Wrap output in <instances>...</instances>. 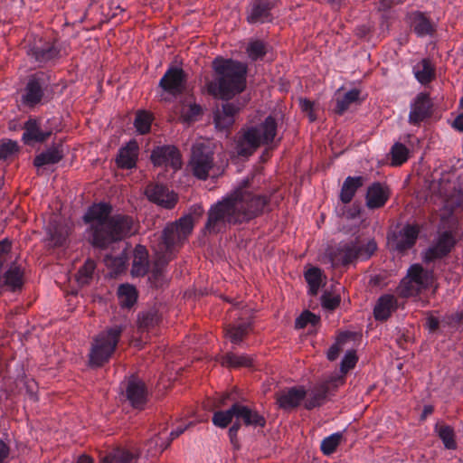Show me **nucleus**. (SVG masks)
Segmentation results:
<instances>
[{
    "label": "nucleus",
    "instance_id": "64",
    "mask_svg": "<svg viewBox=\"0 0 463 463\" xmlns=\"http://www.w3.org/2000/svg\"><path fill=\"white\" fill-rule=\"evenodd\" d=\"M228 398V395L227 394H223L222 397H221V401H220V403H223L224 401Z\"/></svg>",
    "mask_w": 463,
    "mask_h": 463
},
{
    "label": "nucleus",
    "instance_id": "39",
    "mask_svg": "<svg viewBox=\"0 0 463 463\" xmlns=\"http://www.w3.org/2000/svg\"><path fill=\"white\" fill-rule=\"evenodd\" d=\"M360 92L357 90H351L347 91L342 98L339 96L337 97V105H336V111L338 113H343L345 110H346L349 106L359 99Z\"/></svg>",
    "mask_w": 463,
    "mask_h": 463
},
{
    "label": "nucleus",
    "instance_id": "26",
    "mask_svg": "<svg viewBox=\"0 0 463 463\" xmlns=\"http://www.w3.org/2000/svg\"><path fill=\"white\" fill-rule=\"evenodd\" d=\"M396 307V300L393 296L385 295L381 297L374 307V317L378 320H384Z\"/></svg>",
    "mask_w": 463,
    "mask_h": 463
},
{
    "label": "nucleus",
    "instance_id": "3",
    "mask_svg": "<svg viewBox=\"0 0 463 463\" xmlns=\"http://www.w3.org/2000/svg\"><path fill=\"white\" fill-rule=\"evenodd\" d=\"M213 69L216 78L208 84V90L213 96L229 99L245 89L247 69L243 63L218 57Z\"/></svg>",
    "mask_w": 463,
    "mask_h": 463
},
{
    "label": "nucleus",
    "instance_id": "46",
    "mask_svg": "<svg viewBox=\"0 0 463 463\" xmlns=\"http://www.w3.org/2000/svg\"><path fill=\"white\" fill-rule=\"evenodd\" d=\"M104 261L108 267L112 269L113 272L118 273L124 269L127 261V257L125 254H121L114 258L111 256H107Z\"/></svg>",
    "mask_w": 463,
    "mask_h": 463
},
{
    "label": "nucleus",
    "instance_id": "6",
    "mask_svg": "<svg viewBox=\"0 0 463 463\" xmlns=\"http://www.w3.org/2000/svg\"><path fill=\"white\" fill-rule=\"evenodd\" d=\"M376 250L373 240L366 241H350L340 243L335 247H328L321 256L323 262L331 263L332 266L345 265L354 260H366Z\"/></svg>",
    "mask_w": 463,
    "mask_h": 463
},
{
    "label": "nucleus",
    "instance_id": "34",
    "mask_svg": "<svg viewBox=\"0 0 463 463\" xmlns=\"http://www.w3.org/2000/svg\"><path fill=\"white\" fill-rule=\"evenodd\" d=\"M416 79L420 83L430 82L434 75L433 67L428 60H422L413 69Z\"/></svg>",
    "mask_w": 463,
    "mask_h": 463
},
{
    "label": "nucleus",
    "instance_id": "45",
    "mask_svg": "<svg viewBox=\"0 0 463 463\" xmlns=\"http://www.w3.org/2000/svg\"><path fill=\"white\" fill-rule=\"evenodd\" d=\"M409 150L400 143H396L392 149V165H399L408 159Z\"/></svg>",
    "mask_w": 463,
    "mask_h": 463
},
{
    "label": "nucleus",
    "instance_id": "4",
    "mask_svg": "<svg viewBox=\"0 0 463 463\" xmlns=\"http://www.w3.org/2000/svg\"><path fill=\"white\" fill-rule=\"evenodd\" d=\"M194 224L193 216L185 215L177 222L165 227L162 241L153 246L156 265H164L171 260L175 246L187 238L193 231Z\"/></svg>",
    "mask_w": 463,
    "mask_h": 463
},
{
    "label": "nucleus",
    "instance_id": "24",
    "mask_svg": "<svg viewBox=\"0 0 463 463\" xmlns=\"http://www.w3.org/2000/svg\"><path fill=\"white\" fill-rule=\"evenodd\" d=\"M239 107L227 103L222 106V110L215 113L214 122L218 129H225L232 126L234 122V117Z\"/></svg>",
    "mask_w": 463,
    "mask_h": 463
},
{
    "label": "nucleus",
    "instance_id": "22",
    "mask_svg": "<svg viewBox=\"0 0 463 463\" xmlns=\"http://www.w3.org/2000/svg\"><path fill=\"white\" fill-rule=\"evenodd\" d=\"M138 146L136 141H130L119 150L117 164L122 168H132L136 165Z\"/></svg>",
    "mask_w": 463,
    "mask_h": 463
},
{
    "label": "nucleus",
    "instance_id": "36",
    "mask_svg": "<svg viewBox=\"0 0 463 463\" xmlns=\"http://www.w3.org/2000/svg\"><path fill=\"white\" fill-rule=\"evenodd\" d=\"M42 98V90L40 84L32 80L28 82L25 93L23 96L24 102L27 105L33 106L40 101Z\"/></svg>",
    "mask_w": 463,
    "mask_h": 463
},
{
    "label": "nucleus",
    "instance_id": "25",
    "mask_svg": "<svg viewBox=\"0 0 463 463\" xmlns=\"http://www.w3.org/2000/svg\"><path fill=\"white\" fill-rule=\"evenodd\" d=\"M388 198L387 190L380 184H374L369 187L366 196V203L370 208L383 206Z\"/></svg>",
    "mask_w": 463,
    "mask_h": 463
},
{
    "label": "nucleus",
    "instance_id": "21",
    "mask_svg": "<svg viewBox=\"0 0 463 463\" xmlns=\"http://www.w3.org/2000/svg\"><path fill=\"white\" fill-rule=\"evenodd\" d=\"M269 4L267 2L255 0L248 13L247 19L250 24H262L270 21Z\"/></svg>",
    "mask_w": 463,
    "mask_h": 463
},
{
    "label": "nucleus",
    "instance_id": "20",
    "mask_svg": "<svg viewBox=\"0 0 463 463\" xmlns=\"http://www.w3.org/2000/svg\"><path fill=\"white\" fill-rule=\"evenodd\" d=\"M24 283V274L20 267L12 265L0 278L1 287L5 290L21 288Z\"/></svg>",
    "mask_w": 463,
    "mask_h": 463
},
{
    "label": "nucleus",
    "instance_id": "53",
    "mask_svg": "<svg viewBox=\"0 0 463 463\" xmlns=\"http://www.w3.org/2000/svg\"><path fill=\"white\" fill-rule=\"evenodd\" d=\"M17 150V145L11 140H5L0 143V159H5Z\"/></svg>",
    "mask_w": 463,
    "mask_h": 463
},
{
    "label": "nucleus",
    "instance_id": "60",
    "mask_svg": "<svg viewBox=\"0 0 463 463\" xmlns=\"http://www.w3.org/2000/svg\"><path fill=\"white\" fill-rule=\"evenodd\" d=\"M27 392L29 394L30 399L35 401V390L37 389L36 383L33 380L28 381L26 383Z\"/></svg>",
    "mask_w": 463,
    "mask_h": 463
},
{
    "label": "nucleus",
    "instance_id": "23",
    "mask_svg": "<svg viewBox=\"0 0 463 463\" xmlns=\"http://www.w3.org/2000/svg\"><path fill=\"white\" fill-rule=\"evenodd\" d=\"M127 398L133 407L140 408L146 402L144 384L135 379L128 382Z\"/></svg>",
    "mask_w": 463,
    "mask_h": 463
},
{
    "label": "nucleus",
    "instance_id": "61",
    "mask_svg": "<svg viewBox=\"0 0 463 463\" xmlns=\"http://www.w3.org/2000/svg\"><path fill=\"white\" fill-rule=\"evenodd\" d=\"M460 108H461V112L460 114L457 117V118L455 119L454 121V127L460 130V131H463V98L461 99L460 100Z\"/></svg>",
    "mask_w": 463,
    "mask_h": 463
},
{
    "label": "nucleus",
    "instance_id": "37",
    "mask_svg": "<svg viewBox=\"0 0 463 463\" xmlns=\"http://www.w3.org/2000/svg\"><path fill=\"white\" fill-rule=\"evenodd\" d=\"M135 456L125 449H117L106 456L101 463H131Z\"/></svg>",
    "mask_w": 463,
    "mask_h": 463
},
{
    "label": "nucleus",
    "instance_id": "57",
    "mask_svg": "<svg viewBox=\"0 0 463 463\" xmlns=\"http://www.w3.org/2000/svg\"><path fill=\"white\" fill-rule=\"evenodd\" d=\"M33 55L37 61L40 62L46 61L52 58V52L51 49L43 50L39 47L33 51Z\"/></svg>",
    "mask_w": 463,
    "mask_h": 463
},
{
    "label": "nucleus",
    "instance_id": "56",
    "mask_svg": "<svg viewBox=\"0 0 463 463\" xmlns=\"http://www.w3.org/2000/svg\"><path fill=\"white\" fill-rule=\"evenodd\" d=\"M450 189V184L449 183H444V181L437 182L433 181L430 184V190L433 193L439 194V196H448Z\"/></svg>",
    "mask_w": 463,
    "mask_h": 463
},
{
    "label": "nucleus",
    "instance_id": "1",
    "mask_svg": "<svg viewBox=\"0 0 463 463\" xmlns=\"http://www.w3.org/2000/svg\"><path fill=\"white\" fill-rule=\"evenodd\" d=\"M267 200L249 190V182L236 188L209 210L205 229L210 232H220L227 222L249 221L260 214Z\"/></svg>",
    "mask_w": 463,
    "mask_h": 463
},
{
    "label": "nucleus",
    "instance_id": "40",
    "mask_svg": "<svg viewBox=\"0 0 463 463\" xmlns=\"http://www.w3.org/2000/svg\"><path fill=\"white\" fill-rule=\"evenodd\" d=\"M152 115L146 111L137 112L135 119V127L139 134H146L150 130Z\"/></svg>",
    "mask_w": 463,
    "mask_h": 463
},
{
    "label": "nucleus",
    "instance_id": "62",
    "mask_svg": "<svg viewBox=\"0 0 463 463\" xmlns=\"http://www.w3.org/2000/svg\"><path fill=\"white\" fill-rule=\"evenodd\" d=\"M428 326L430 327V330H434L437 328L438 326V321L437 319L433 318V317H430L428 319Z\"/></svg>",
    "mask_w": 463,
    "mask_h": 463
},
{
    "label": "nucleus",
    "instance_id": "31",
    "mask_svg": "<svg viewBox=\"0 0 463 463\" xmlns=\"http://www.w3.org/2000/svg\"><path fill=\"white\" fill-rule=\"evenodd\" d=\"M306 280L309 286V293L317 295L319 288L323 284V275L321 269L311 267L305 272Z\"/></svg>",
    "mask_w": 463,
    "mask_h": 463
},
{
    "label": "nucleus",
    "instance_id": "5",
    "mask_svg": "<svg viewBox=\"0 0 463 463\" xmlns=\"http://www.w3.org/2000/svg\"><path fill=\"white\" fill-rule=\"evenodd\" d=\"M277 136V123L272 117L248 127L239 138L237 154L242 156L251 155L259 146L272 144Z\"/></svg>",
    "mask_w": 463,
    "mask_h": 463
},
{
    "label": "nucleus",
    "instance_id": "17",
    "mask_svg": "<svg viewBox=\"0 0 463 463\" xmlns=\"http://www.w3.org/2000/svg\"><path fill=\"white\" fill-rule=\"evenodd\" d=\"M455 243V238L451 232H445L440 234L436 243L424 254V260L430 261L447 254Z\"/></svg>",
    "mask_w": 463,
    "mask_h": 463
},
{
    "label": "nucleus",
    "instance_id": "30",
    "mask_svg": "<svg viewBox=\"0 0 463 463\" xmlns=\"http://www.w3.org/2000/svg\"><path fill=\"white\" fill-rule=\"evenodd\" d=\"M62 157V152L58 147H51L37 156L34 159V165L37 167L55 164Z\"/></svg>",
    "mask_w": 463,
    "mask_h": 463
},
{
    "label": "nucleus",
    "instance_id": "49",
    "mask_svg": "<svg viewBox=\"0 0 463 463\" xmlns=\"http://www.w3.org/2000/svg\"><path fill=\"white\" fill-rule=\"evenodd\" d=\"M247 52L252 60L260 59L265 53V45L260 41L251 42L247 48Z\"/></svg>",
    "mask_w": 463,
    "mask_h": 463
},
{
    "label": "nucleus",
    "instance_id": "33",
    "mask_svg": "<svg viewBox=\"0 0 463 463\" xmlns=\"http://www.w3.org/2000/svg\"><path fill=\"white\" fill-rule=\"evenodd\" d=\"M363 184L361 177H348L341 190V200L344 203H349L354 195L357 188Z\"/></svg>",
    "mask_w": 463,
    "mask_h": 463
},
{
    "label": "nucleus",
    "instance_id": "10",
    "mask_svg": "<svg viewBox=\"0 0 463 463\" xmlns=\"http://www.w3.org/2000/svg\"><path fill=\"white\" fill-rule=\"evenodd\" d=\"M190 168L194 175L200 179H205L213 167V150L204 141L194 145Z\"/></svg>",
    "mask_w": 463,
    "mask_h": 463
},
{
    "label": "nucleus",
    "instance_id": "35",
    "mask_svg": "<svg viewBox=\"0 0 463 463\" xmlns=\"http://www.w3.org/2000/svg\"><path fill=\"white\" fill-rule=\"evenodd\" d=\"M193 424H194L193 421H190L186 425L178 426L176 429H175L174 430L171 431V433H170V439L165 440V441H162L159 445H158V439L157 438L156 439L151 440L150 443H149L150 447H152L153 445H155V447L158 446V448H155L154 451L150 452L151 456L152 457L156 456L157 453H160L164 449H165L169 446L171 440H173L174 439L177 438L179 435H181L186 429H188Z\"/></svg>",
    "mask_w": 463,
    "mask_h": 463
},
{
    "label": "nucleus",
    "instance_id": "55",
    "mask_svg": "<svg viewBox=\"0 0 463 463\" xmlns=\"http://www.w3.org/2000/svg\"><path fill=\"white\" fill-rule=\"evenodd\" d=\"M299 105L301 109L307 114L310 121H314L317 119V107L313 102L305 99H299Z\"/></svg>",
    "mask_w": 463,
    "mask_h": 463
},
{
    "label": "nucleus",
    "instance_id": "11",
    "mask_svg": "<svg viewBox=\"0 0 463 463\" xmlns=\"http://www.w3.org/2000/svg\"><path fill=\"white\" fill-rule=\"evenodd\" d=\"M419 228L415 225H405L399 232L388 236V247L391 250L402 251L411 248L416 241Z\"/></svg>",
    "mask_w": 463,
    "mask_h": 463
},
{
    "label": "nucleus",
    "instance_id": "48",
    "mask_svg": "<svg viewBox=\"0 0 463 463\" xmlns=\"http://www.w3.org/2000/svg\"><path fill=\"white\" fill-rule=\"evenodd\" d=\"M439 436L447 449H454L455 441L452 430L449 426H441L439 429Z\"/></svg>",
    "mask_w": 463,
    "mask_h": 463
},
{
    "label": "nucleus",
    "instance_id": "9",
    "mask_svg": "<svg viewBox=\"0 0 463 463\" xmlns=\"http://www.w3.org/2000/svg\"><path fill=\"white\" fill-rule=\"evenodd\" d=\"M433 283V275L420 265H412L407 276L401 281L398 292L402 297H412L421 293Z\"/></svg>",
    "mask_w": 463,
    "mask_h": 463
},
{
    "label": "nucleus",
    "instance_id": "14",
    "mask_svg": "<svg viewBox=\"0 0 463 463\" xmlns=\"http://www.w3.org/2000/svg\"><path fill=\"white\" fill-rule=\"evenodd\" d=\"M46 243L49 247H62L66 244L71 228L57 218L51 220L45 228Z\"/></svg>",
    "mask_w": 463,
    "mask_h": 463
},
{
    "label": "nucleus",
    "instance_id": "41",
    "mask_svg": "<svg viewBox=\"0 0 463 463\" xmlns=\"http://www.w3.org/2000/svg\"><path fill=\"white\" fill-rule=\"evenodd\" d=\"M342 439V434L339 432L325 438L321 442V450L324 454L329 455L333 453Z\"/></svg>",
    "mask_w": 463,
    "mask_h": 463
},
{
    "label": "nucleus",
    "instance_id": "18",
    "mask_svg": "<svg viewBox=\"0 0 463 463\" xmlns=\"http://www.w3.org/2000/svg\"><path fill=\"white\" fill-rule=\"evenodd\" d=\"M306 391L302 387H293L281 391L277 396V402L284 410L293 409L304 402Z\"/></svg>",
    "mask_w": 463,
    "mask_h": 463
},
{
    "label": "nucleus",
    "instance_id": "59",
    "mask_svg": "<svg viewBox=\"0 0 463 463\" xmlns=\"http://www.w3.org/2000/svg\"><path fill=\"white\" fill-rule=\"evenodd\" d=\"M9 455V447L0 439V463H5Z\"/></svg>",
    "mask_w": 463,
    "mask_h": 463
},
{
    "label": "nucleus",
    "instance_id": "27",
    "mask_svg": "<svg viewBox=\"0 0 463 463\" xmlns=\"http://www.w3.org/2000/svg\"><path fill=\"white\" fill-rule=\"evenodd\" d=\"M148 269L147 252L144 246L138 245L134 251L132 274L135 276L144 275Z\"/></svg>",
    "mask_w": 463,
    "mask_h": 463
},
{
    "label": "nucleus",
    "instance_id": "16",
    "mask_svg": "<svg viewBox=\"0 0 463 463\" xmlns=\"http://www.w3.org/2000/svg\"><path fill=\"white\" fill-rule=\"evenodd\" d=\"M146 194L149 201L165 208H172L177 199L173 191H169L167 187L160 184L149 185L146 190Z\"/></svg>",
    "mask_w": 463,
    "mask_h": 463
},
{
    "label": "nucleus",
    "instance_id": "32",
    "mask_svg": "<svg viewBox=\"0 0 463 463\" xmlns=\"http://www.w3.org/2000/svg\"><path fill=\"white\" fill-rule=\"evenodd\" d=\"M118 296L120 305L125 307L133 306L137 298L136 288L128 284L121 285L118 288Z\"/></svg>",
    "mask_w": 463,
    "mask_h": 463
},
{
    "label": "nucleus",
    "instance_id": "2",
    "mask_svg": "<svg viewBox=\"0 0 463 463\" xmlns=\"http://www.w3.org/2000/svg\"><path fill=\"white\" fill-rule=\"evenodd\" d=\"M110 206L101 203L90 207L84 215V221L89 224L87 238L96 247L103 248L114 241L134 234L137 231L130 217L110 216Z\"/></svg>",
    "mask_w": 463,
    "mask_h": 463
},
{
    "label": "nucleus",
    "instance_id": "19",
    "mask_svg": "<svg viewBox=\"0 0 463 463\" xmlns=\"http://www.w3.org/2000/svg\"><path fill=\"white\" fill-rule=\"evenodd\" d=\"M430 100L425 94H419L411 104L409 115L410 123L418 125L424 120L430 114Z\"/></svg>",
    "mask_w": 463,
    "mask_h": 463
},
{
    "label": "nucleus",
    "instance_id": "29",
    "mask_svg": "<svg viewBox=\"0 0 463 463\" xmlns=\"http://www.w3.org/2000/svg\"><path fill=\"white\" fill-rule=\"evenodd\" d=\"M355 340V335L353 333L341 334L335 343L327 351V358L334 361L337 358L340 352L344 351L345 345L353 344Z\"/></svg>",
    "mask_w": 463,
    "mask_h": 463
},
{
    "label": "nucleus",
    "instance_id": "28",
    "mask_svg": "<svg viewBox=\"0 0 463 463\" xmlns=\"http://www.w3.org/2000/svg\"><path fill=\"white\" fill-rule=\"evenodd\" d=\"M50 132L42 131L39 129L38 124L35 120H28L25 125V130L23 134V139L25 143H31L33 141H43L49 136Z\"/></svg>",
    "mask_w": 463,
    "mask_h": 463
},
{
    "label": "nucleus",
    "instance_id": "12",
    "mask_svg": "<svg viewBox=\"0 0 463 463\" xmlns=\"http://www.w3.org/2000/svg\"><path fill=\"white\" fill-rule=\"evenodd\" d=\"M159 87L167 94L176 96L185 89V76L182 69L172 67L159 81Z\"/></svg>",
    "mask_w": 463,
    "mask_h": 463
},
{
    "label": "nucleus",
    "instance_id": "50",
    "mask_svg": "<svg viewBox=\"0 0 463 463\" xmlns=\"http://www.w3.org/2000/svg\"><path fill=\"white\" fill-rule=\"evenodd\" d=\"M318 320H319L318 317H317L315 314H313L309 311H305L300 315V317H298L297 318L296 327L303 328L307 324H311V325L315 326V325H317Z\"/></svg>",
    "mask_w": 463,
    "mask_h": 463
},
{
    "label": "nucleus",
    "instance_id": "15",
    "mask_svg": "<svg viewBox=\"0 0 463 463\" xmlns=\"http://www.w3.org/2000/svg\"><path fill=\"white\" fill-rule=\"evenodd\" d=\"M151 159L155 165L170 166L174 170L179 169L182 165L179 152L172 146L156 147L151 155Z\"/></svg>",
    "mask_w": 463,
    "mask_h": 463
},
{
    "label": "nucleus",
    "instance_id": "44",
    "mask_svg": "<svg viewBox=\"0 0 463 463\" xmlns=\"http://www.w3.org/2000/svg\"><path fill=\"white\" fill-rule=\"evenodd\" d=\"M248 327V324H240L236 326L229 328L226 332V335L232 343L239 344L242 340L243 336L247 334Z\"/></svg>",
    "mask_w": 463,
    "mask_h": 463
},
{
    "label": "nucleus",
    "instance_id": "47",
    "mask_svg": "<svg viewBox=\"0 0 463 463\" xmlns=\"http://www.w3.org/2000/svg\"><path fill=\"white\" fill-rule=\"evenodd\" d=\"M225 364L230 366H250L251 364V358L248 355H238L230 354L225 357Z\"/></svg>",
    "mask_w": 463,
    "mask_h": 463
},
{
    "label": "nucleus",
    "instance_id": "58",
    "mask_svg": "<svg viewBox=\"0 0 463 463\" xmlns=\"http://www.w3.org/2000/svg\"><path fill=\"white\" fill-rule=\"evenodd\" d=\"M339 304V298L337 297H332L329 295H325L322 298V305L325 308L334 309Z\"/></svg>",
    "mask_w": 463,
    "mask_h": 463
},
{
    "label": "nucleus",
    "instance_id": "63",
    "mask_svg": "<svg viewBox=\"0 0 463 463\" xmlns=\"http://www.w3.org/2000/svg\"><path fill=\"white\" fill-rule=\"evenodd\" d=\"M76 463H91V459L88 456L82 455L79 457Z\"/></svg>",
    "mask_w": 463,
    "mask_h": 463
},
{
    "label": "nucleus",
    "instance_id": "13",
    "mask_svg": "<svg viewBox=\"0 0 463 463\" xmlns=\"http://www.w3.org/2000/svg\"><path fill=\"white\" fill-rule=\"evenodd\" d=\"M344 382L342 376H337L334 380H330L328 383L315 387L308 392H306L304 397V406L306 409L310 410L317 406H320L326 400V395L331 387H337Z\"/></svg>",
    "mask_w": 463,
    "mask_h": 463
},
{
    "label": "nucleus",
    "instance_id": "52",
    "mask_svg": "<svg viewBox=\"0 0 463 463\" xmlns=\"http://www.w3.org/2000/svg\"><path fill=\"white\" fill-rule=\"evenodd\" d=\"M200 107L195 104H188L183 106L181 111V117L185 121L194 120L195 117L200 113Z\"/></svg>",
    "mask_w": 463,
    "mask_h": 463
},
{
    "label": "nucleus",
    "instance_id": "7",
    "mask_svg": "<svg viewBox=\"0 0 463 463\" xmlns=\"http://www.w3.org/2000/svg\"><path fill=\"white\" fill-rule=\"evenodd\" d=\"M233 419L236 420V422L229 430L232 439L237 433L239 421H242L245 425L253 428L263 427L266 422L264 417L259 414L256 411L247 406L236 403L228 411H216L213 417V423L219 428H225Z\"/></svg>",
    "mask_w": 463,
    "mask_h": 463
},
{
    "label": "nucleus",
    "instance_id": "43",
    "mask_svg": "<svg viewBox=\"0 0 463 463\" xmlns=\"http://www.w3.org/2000/svg\"><path fill=\"white\" fill-rule=\"evenodd\" d=\"M95 269V263L91 260H86L83 267L79 270L76 279L79 284L85 285L91 279L92 273Z\"/></svg>",
    "mask_w": 463,
    "mask_h": 463
},
{
    "label": "nucleus",
    "instance_id": "38",
    "mask_svg": "<svg viewBox=\"0 0 463 463\" xmlns=\"http://www.w3.org/2000/svg\"><path fill=\"white\" fill-rule=\"evenodd\" d=\"M412 26L419 36L430 34L433 30L431 23L421 14L413 15Z\"/></svg>",
    "mask_w": 463,
    "mask_h": 463
},
{
    "label": "nucleus",
    "instance_id": "42",
    "mask_svg": "<svg viewBox=\"0 0 463 463\" xmlns=\"http://www.w3.org/2000/svg\"><path fill=\"white\" fill-rule=\"evenodd\" d=\"M158 323L159 316L155 310L143 313L138 317V324L141 329H149L150 327L156 326Z\"/></svg>",
    "mask_w": 463,
    "mask_h": 463
},
{
    "label": "nucleus",
    "instance_id": "8",
    "mask_svg": "<svg viewBox=\"0 0 463 463\" xmlns=\"http://www.w3.org/2000/svg\"><path fill=\"white\" fill-rule=\"evenodd\" d=\"M121 330L120 326H116L95 337L90 353L92 365L99 366L109 359L116 349Z\"/></svg>",
    "mask_w": 463,
    "mask_h": 463
},
{
    "label": "nucleus",
    "instance_id": "51",
    "mask_svg": "<svg viewBox=\"0 0 463 463\" xmlns=\"http://www.w3.org/2000/svg\"><path fill=\"white\" fill-rule=\"evenodd\" d=\"M10 250L11 243L8 241H0V267L13 261V255Z\"/></svg>",
    "mask_w": 463,
    "mask_h": 463
},
{
    "label": "nucleus",
    "instance_id": "54",
    "mask_svg": "<svg viewBox=\"0 0 463 463\" xmlns=\"http://www.w3.org/2000/svg\"><path fill=\"white\" fill-rule=\"evenodd\" d=\"M357 362V357L354 351H347L344 359L341 363V371L342 373H346L351 368H353Z\"/></svg>",
    "mask_w": 463,
    "mask_h": 463
}]
</instances>
